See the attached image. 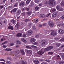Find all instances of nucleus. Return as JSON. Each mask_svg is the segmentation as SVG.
Here are the masks:
<instances>
[{
  "instance_id": "obj_28",
  "label": "nucleus",
  "mask_w": 64,
  "mask_h": 64,
  "mask_svg": "<svg viewBox=\"0 0 64 64\" xmlns=\"http://www.w3.org/2000/svg\"><path fill=\"white\" fill-rule=\"evenodd\" d=\"M61 5L62 6H64V1H63L61 2Z\"/></svg>"
},
{
  "instance_id": "obj_55",
  "label": "nucleus",
  "mask_w": 64,
  "mask_h": 64,
  "mask_svg": "<svg viewBox=\"0 0 64 64\" xmlns=\"http://www.w3.org/2000/svg\"><path fill=\"white\" fill-rule=\"evenodd\" d=\"M61 41H64V38H63L60 40Z\"/></svg>"
},
{
  "instance_id": "obj_38",
  "label": "nucleus",
  "mask_w": 64,
  "mask_h": 64,
  "mask_svg": "<svg viewBox=\"0 0 64 64\" xmlns=\"http://www.w3.org/2000/svg\"><path fill=\"white\" fill-rule=\"evenodd\" d=\"M26 48H27V49H32V48L28 46H26Z\"/></svg>"
},
{
  "instance_id": "obj_19",
  "label": "nucleus",
  "mask_w": 64,
  "mask_h": 64,
  "mask_svg": "<svg viewBox=\"0 0 64 64\" xmlns=\"http://www.w3.org/2000/svg\"><path fill=\"white\" fill-rule=\"evenodd\" d=\"M22 34L21 33H18L16 34V36L17 37H21L22 36Z\"/></svg>"
},
{
  "instance_id": "obj_52",
  "label": "nucleus",
  "mask_w": 64,
  "mask_h": 64,
  "mask_svg": "<svg viewBox=\"0 0 64 64\" xmlns=\"http://www.w3.org/2000/svg\"><path fill=\"white\" fill-rule=\"evenodd\" d=\"M10 46H13V45H14V44L12 43L10 44Z\"/></svg>"
},
{
  "instance_id": "obj_37",
  "label": "nucleus",
  "mask_w": 64,
  "mask_h": 64,
  "mask_svg": "<svg viewBox=\"0 0 64 64\" xmlns=\"http://www.w3.org/2000/svg\"><path fill=\"white\" fill-rule=\"evenodd\" d=\"M17 44H21V42L19 41H18L17 42Z\"/></svg>"
},
{
  "instance_id": "obj_51",
  "label": "nucleus",
  "mask_w": 64,
  "mask_h": 64,
  "mask_svg": "<svg viewBox=\"0 0 64 64\" xmlns=\"http://www.w3.org/2000/svg\"><path fill=\"white\" fill-rule=\"evenodd\" d=\"M4 61V62H5V60L2 59H0V61Z\"/></svg>"
},
{
  "instance_id": "obj_53",
  "label": "nucleus",
  "mask_w": 64,
  "mask_h": 64,
  "mask_svg": "<svg viewBox=\"0 0 64 64\" xmlns=\"http://www.w3.org/2000/svg\"><path fill=\"white\" fill-rule=\"evenodd\" d=\"M40 1V0H35V1L36 3H38Z\"/></svg>"
},
{
  "instance_id": "obj_56",
  "label": "nucleus",
  "mask_w": 64,
  "mask_h": 64,
  "mask_svg": "<svg viewBox=\"0 0 64 64\" xmlns=\"http://www.w3.org/2000/svg\"><path fill=\"white\" fill-rule=\"evenodd\" d=\"M46 25H47V24L46 23L42 25V26H45Z\"/></svg>"
},
{
  "instance_id": "obj_9",
  "label": "nucleus",
  "mask_w": 64,
  "mask_h": 64,
  "mask_svg": "<svg viewBox=\"0 0 64 64\" xmlns=\"http://www.w3.org/2000/svg\"><path fill=\"white\" fill-rule=\"evenodd\" d=\"M56 8L57 10H58L59 11H63V9L61 8H60V6H57L56 7Z\"/></svg>"
},
{
  "instance_id": "obj_58",
  "label": "nucleus",
  "mask_w": 64,
  "mask_h": 64,
  "mask_svg": "<svg viewBox=\"0 0 64 64\" xmlns=\"http://www.w3.org/2000/svg\"><path fill=\"white\" fill-rule=\"evenodd\" d=\"M30 21V20L27 19L25 20V22H28V21Z\"/></svg>"
},
{
  "instance_id": "obj_39",
  "label": "nucleus",
  "mask_w": 64,
  "mask_h": 64,
  "mask_svg": "<svg viewBox=\"0 0 64 64\" xmlns=\"http://www.w3.org/2000/svg\"><path fill=\"white\" fill-rule=\"evenodd\" d=\"M8 60H10V61H12V58H11L10 57H8Z\"/></svg>"
},
{
  "instance_id": "obj_40",
  "label": "nucleus",
  "mask_w": 64,
  "mask_h": 64,
  "mask_svg": "<svg viewBox=\"0 0 64 64\" xmlns=\"http://www.w3.org/2000/svg\"><path fill=\"white\" fill-rule=\"evenodd\" d=\"M15 56L16 58H18V57H19V55H18L17 54H16V55H15Z\"/></svg>"
},
{
  "instance_id": "obj_25",
  "label": "nucleus",
  "mask_w": 64,
  "mask_h": 64,
  "mask_svg": "<svg viewBox=\"0 0 64 64\" xmlns=\"http://www.w3.org/2000/svg\"><path fill=\"white\" fill-rule=\"evenodd\" d=\"M31 11H28V12H27V14L28 15H30L31 14Z\"/></svg>"
},
{
  "instance_id": "obj_49",
  "label": "nucleus",
  "mask_w": 64,
  "mask_h": 64,
  "mask_svg": "<svg viewBox=\"0 0 64 64\" xmlns=\"http://www.w3.org/2000/svg\"><path fill=\"white\" fill-rule=\"evenodd\" d=\"M4 20V18H2L0 20H1V21L2 22H3V21Z\"/></svg>"
},
{
  "instance_id": "obj_2",
  "label": "nucleus",
  "mask_w": 64,
  "mask_h": 64,
  "mask_svg": "<svg viewBox=\"0 0 64 64\" xmlns=\"http://www.w3.org/2000/svg\"><path fill=\"white\" fill-rule=\"evenodd\" d=\"M40 44L42 46H44V45L47 44V42L44 40H43L41 41L40 42Z\"/></svg>"
},
{
  "instance_id": "obj_6",
  "label": "nucleus",
  "mask_w": 64,
  "mask_h": 64,
  "mask_svg": "<svg viewBox=\"0 0 64 64\" xmlns=\"http://www.w3.org/2000/svg\"><path fill=\"white\" fill-rule=\"evenodd\" d=\"M48 24L51 27H52L54 26V24L51 22H48Z\"/></svg>"
},
{
  "instance_id": "obj_10",
  "label": "nucleus",
  "mask_w": 64,
  "mask_h": 64,
  "mask_svg": "<svg viewBox=\"0 0 64 64\" xmlns=\"http://www.w3.org/2000/svg\"><path fill=\"white\" fill-rule=\"evenodd\" d=\"M35 42V40L33 38H31L30 40V43H33Z\"/></svg>"
},
{
  "instance_id": "obj_16",
  "label": "nucleus",
  "mask_w": 64,
  "mask_h": 64,
  "mask_svg": "<svg viewBox=\"0 0 64 64\" xmlns=\"http://www.w3.org/2000/svg\"><path fill=\"white\" fill-rule=\"evenodd\" d=\"M17 10V8H14L13 10L11 11V13H12V12H13L15 13V12H16Z\"/></svg>"
},
{
  "instance_id": "obj_59",
  "label": "nucleus",
  "mask_w": 64,
  "mask_h": 64,
  "mask_svg": "<svg viewBox=\"0 0 64 64\" xmlns=\"http://www.w3.org/2000/svg\"><path fill=\"white\" fill-rule=\"evenodd\" d=\"M56 11V10L55 9H54L52 10V12H54Z\"/></svg>"
},
{
  "instance_id": "obj_29",
  "label": "nucleus",
  "mask_w": 64,
  "mask_h": 64,
  "mask_svg": "<svg viewBox=\"0 0 64 64\" xmlns=\"http://www.w3.org/2000/svg\"><path fill=\"white\" fill-rule=\"evenodd\" d=\"M25 51L26 53H27L28 54V52H29V51H30V50H25Z\"/></svg>"
},
{
  "instance_id": "obj_44",
  "label": "nucleus",
  "mask_w": 64,
  "mask_h": 64,
  "mask_svg": "<svg viewBox=\"0 0 64 64\" xmlns=\"http://www.w3.org/2000/svg\"><path fill=\"white\" fill-rule=\"evenodd\" d=\"M32 44L34 45H36L37 44H38V42H36L32 43Z\"/></svg>"
},
{
  "instance_id": "obj_24",
  "label": "nucleus",
  "mask_w": 64,
  "mask_h": 64,
  "mask_svg": "<svg viewBox=\"0 0 64 64\" xmlns=\"http://www.w3.org/2000/svg\"><path fill=\"white\" fill-rule=\"evenodd\" d=\"M5 51H11L12 50V49L11 48H6L5 49Z\"/></svg>"
},
{
  "instance_id": "obj_33",
  "label": "nucleus",
  "mask_w": 64,
  "mask_h": 64,
  "mask_svg": "<svg viewBox=\"0 0 64 64\" xmlns=\"http://www.w3.org/2000/svg\"><path fill=\"white\" fill-rule=\"evenodd\" d=\"M31 0H27L26 1V3L27 4H29L30 3V2L31 1Z\"/></svg>"
},
{
  "instance_id": "obj_48",
  "label": "nucleus",
  "mask_w": 64,
  "mask_h": 64,
  "mask_svg": "<svg viewBox=\"0 0 64 64\" xmlns=\"http://www.w3.org/2000/svg\"><path fill=\"white\" fill-rule=\"evenodd\" d=\"M25 14L26 13L25 12H23L22 13V16H24L25 15Z\"/></svg>"
},
{
  "instance_id": "obj_47",
  "label": "nucleus",
  "mask_w": 64,
  "mask_h": 64,
  "mask_svg": "<svg viewBox=\"0 0 64 64\" xmlns=\"http://www.w3.org/2000/svg\"><path fill=\"white\" fill-rule=\"evenodd\" d=\"M23 36L24 37V38H26V34H23Z\"/></svg>"
},
{
  "instance_id": "obj_20",
  "label": "nucleus",
  "mask_w": 64,
  "mask_h": 64,
  "mask_svg": "<svg viewBox=\"0 0 64 64\" xmlns=\"http://www.w3.org/2000/svg\"><path fill=\"white\" fill-rule=\"evenodd\" d=\"M11 22L13 24H14L16 23V21L14 20H12L11 21Z\"/></svg>"
},
{
  "instance_id": "obj_4",
  "label": "nucleus",
  "mask_w": 64,
  "mask_h": 64,
  "mask_svg": "<svg viewBox=\"0 0 64 64\" xmlns=\"http://www.w3.org/2000/svg\"><path fill=\"white\" fill-rule=\"evenodd\" d=\"M33 33V31L32 30H30L28 31V32L26 33V35L28 36H29L30 35H31Z\"/></svg>"
},
{
  "instance_id": "obj_8",
  "label": "nucleus",
  "mask_w": 64,
  "mask_h": 64,
  "mask_svg": "<svg viewBox=\"0 0 64 64\" xmlns=\"http://www.w3.org/2000/svg\"><path fill=\"white\" fill-rule=\"evenodd\" d=\"M58 33H60V34H63L64 32V30H59L58 31Z\"/></svg>"
},
{
  "instance_id": "obj_32",
  "label": "nucleus",
  "mask_w": 64,
  "mask_h": 64,
  "mask_svg": "<svg viewBox=\"0 0 64 64\" xmlns=\"http://www.w3.org/2000/svg\"><path fill=\"white\" fill-rule=\"evenodd\" d=\"M31 0H27L26 1V3L27 4H29L30 3V2L31 1Z\"/></svg>"
},
{
  "instance_id": "obj_21",
  "label": "nucleus",
  "mask_w": 64,
  "mask_h": 64,
  "mask_svg": "<svg viewBox=\"0 0 64 64\" xmlns=\"http://www.w3.org/2000/svg\"><path fill=\"white\" fill-rule=\"evenodd\" d=\"M61 45L59 43H56V46L57 47H59Z\"/></svg>"
},
{
  "instance_id": "obj_50",
  "label": "nucleus",
  "mask_w": 64,
  "mask_h": 64,
  "mask_svg": "<svg viewBox=\"0 0 64 64\" xmlns=\"http://www.w3.org/2000/svg\"><path fill=\"white\" fill-rule=\"evenodd\" d=\"M32 29L33 30H36V28H35V26H34L32 27Z\"/></svg>"
},
{
  "instance_id": "obj_12",
  "label": "nucleus",
  "mask_w": 64,
  "mask_h": 64,
  "mask_svg": "<svg viewBox=\"0 0 64 64\" xmlns=\"http://www.w3.org/2000/svg\"><path fill=\"white\" fill-rule=\"evenodd\" d=\"M20 52L22 54V55H24L25 54V52H24V51L22 49H21L20 50Z\"/></svg>"
},
{
  "instance_id": "obj_17",
  "label": "nucleus",
  "mask_w": 64,
  "mask_h": 64,
  "mask_svg": "<svg viewBox=\"0 0 64 64\" xmlns=\"http://www.w3.org/2000/svg\"><path fill=\"white\" fill-rule=\"evenodd\" d=\"M20 13H21V10H18L16 13L17 15H19Z\"/></svg>"
},
{
  "instance_id": "obj_1",
  "label": "nucleus",
  "mask_w": 64,
  "mask_h": 64,
  "mask_svg": "<svg viewBox=\"0 0 64 64\" xmlns=\"http://www.w3.org/2000/svg\"><path fill=\"white\" fill-rule=\"evenodd\" d=\"M48 4L51 6H54L55 5V1L53 0H50L49 1Z\"/></svg>"
},
{
  "instance_id": "obj_43",
  "label": "nucleus",
  "mask_w": 64,
  "mask_h": 64,
  "mask_svg": "<svg viewBox=\"0 0 64 64\" xmlns=\"http://www.w3.org/2000/svg\"><path fill=\"white\" fill-rule=\"evenodd\" d=\"M25 10H26L27 11H29V8H25Z\"/></svg>"
},
{
  "instance_id": "obj_18",
  "label": "nucleus",
  "mask_w": 64,
  "mask_h": 64,
  "mask_svg": "<svg viewBox=\"0 0 64 64\" xmlns=\"http://www.w3.org/2000/svg\"><path fill=\"white\" fill-rule=\"evenodd\" d=\"M51 35H53V36H55L56 35H57V33L55 32H52L51 33Z\"/></svg>"
},
{
  "instance_id": "obj_41",
  "label": "nucleus",
  "mask_w": 64,
  "mask_h": 64,
  "mask_svg": "<svg viewBox=\"0 0 64 64\" xmlns=\"http://www.w3.org/2000/svg\"><path fill=\"white\" fill-rule=\"evenodd\" d=\"M31 46L32 47V48H37V47L35 46Z\"/></svg>"
},
{
  "instance_id": "obj_11",
  "label": "nucleus",
  "mask_w": 64,
  "mask_h": 64,
  "mask_svg": "<svg viewBox=\"0 0 64 64\" xmlns=\"http://www.w3.org/2000/svg\"><path fill=\"white\" fill-rule=\"evenodd\" d=\"M20 26V23L19 22H17L16 25L15 26L17 27V28L18 29Z\"/></svg>"
},
{
  "instance_id": "obj_42",
  "label": "nucleus",
  "mask_w": 64,
  "mask_h": 64,
  "mask_svg": "<svg viewBox=\"0 0 64 64\" xmlns=\"http://www.w3.org/2000/svg\"><path fill=\"white\" fill-rule=\"evenodd\" d=\"M39 9V7L38 6H36L35 8V9L36 10H38Z\"/></svg>"
},
{
  "instance_id": "obj_63",
  "label": "nucleus",
  "mask_w": 64,
  "mask_h": 64,
  "mask_svg": "<svg viewBox=\"0 0 64 64\" xmlns=\"http://www.w3.org/2000/svg\"><path fill=\"white\" fill-rule=\"evenodd\" d=\"M48 1H46L45 2V4H48Z\"/></svg>"
},
{
  "instance_id": "obj_27",
  "label": "nucleus",
  "mask_w": 64,
  "mask_h": 64,
  "mask_svg": "<svg viewBox=\"0 0 64 64\" xmlns=\"http://www.w3.org/2000/svg\"><path fill=\"white\" fill-rule=\"evenodd\" d=\"M38 22V19L37 18L34 19V22L35 23H37Z\"/></svg>"
},
{
  "instance_id": "obj_54",
  "label": "nucleus",
  "mask_w": 64,
  "mask_h": 64,
  "mask_svg": "<svg viewBox=\"0 0 64 64\" xmlns=\"http://www.w3.org/2000/svg\"><path fill=\"white\" fill-rule=\"evenodd\" d=\"M6 43H7V42H6V41L4 43L2 44V45H4V44H6Z\"/></svg>"
},
{
  "instance_id": "obj_26",
  "label": "nucleus",
  "mask_w": 64,
  "mask_h": 64,
  "mask_svg": "<svg viewBox=\"0 0 64 64\" xmlns=\"http://www.w3.org/2000/svg\"><path fill=\"white\" fill-rule=\"evenodd\" d=\"M44 32L45 33L47 34H48L49 33V32L47 30H45Z\"/></svg>"
},
{
  "instance_id": "obj_30",
  "label": "nucleus",
  "mask_w": 64,
  "mask_h": 64,
  "mask_svg": "<svg viewBox=\"0 0 64 64\" xmlns=\"http://www.w3.org/2000/svg\"><path fill=\"white\" fill-rule=\"evenodd\" d=\"M28 54H32V52L31 50H30L29 52L28 53Z\"/></svg>"
},
{
  "instance_id": "obj_5",
  "label": "nucleus",
  "mask_w": 64,
  "mask_h": 64,
  "mask_svg": "<svg viewBox=\"0 0 64 64\" xmlns=\"http://www.w3.org/2000/svg\"><path fill=\"white\" fill-rule=\"evenodd\" d=\"M44 52V51L43 52V50H42L40 51H39L38 52L37 54L38 55L41 56V55H42Z\"/></svg>"
},
{
  "instance_id": "obj_46",
  "label": "nucleus",
  "mask_w": 64,
  "mask_h": 64,
  "mask_svg": "<svg viewBox=\"0 0 64 64\" xmlns=\"http://www.w3.org/2000/svg\"><path fill=\"white\" fill-rule=\"evenodd\" d=\"M36 38H39V36L37 35H36Z\"/></svg>"
},
{
  "instance_id": "obj_60",
  "label": "nucleus",
  "mask_w": 64,
  "mask_h": 64,
  "mask_svg": "<svg viewBox=\"0 0 64 64\" xmlns=\"http://www.w3.org/2000/svg\"><path fill=\"white\" fill-rule=\"evenodd\" d=\"M3 48H6L7 47V46H6L5 45H4L2 46Z\"/></svg>"
},
{
  "instance_id": "obj_57",
  "label": "nucleus",
  "mask_w": 64,
  "mask_h": 64,
  "mask_svg": "<svg viewBox=\"0 0 64 64\" xmlns=\"http://www.w3.org/2000/svg\"><path fill=\"white\" fill-rule=\"evenodd\" d=\"M61 18L62 20H64V15L62 16Z\"/></svg>"
},
{
  "instance_id": "obj_13",
  "label": "nucleus",
  "mask_w": 64,
  "mask_h": 64,
  "mask_svg": "<svg viewBox=\"0 0 64 64\" xmlns=\"http://www.w3.org/2000/svg\"><path fill=\"white\" fill-rule=\"evenodd\" d=\"M57 14L56 12L53 13L52 15V16L53 17H55L57 16Z\"/></svg>"
},
{
  "instance_id": "obj_62",
  "label": "nucleus",
  "mask_w": 64,
  "mask_h": 64,
  "mask_svg": "<svg viewBox=\"0 0 64 64\" xmlns=\"http://www.w3.org/2000/svg\"><path fill=\"white\" fill-rule=\"evenodd\" d=\"M30 6L31 7H32V6H33V4L32 3L30 4Z\"/></svg>"
},
{
  "instance_id": "obj_31",
  "label": "nucleus",
  "mask_w": 64,
  "mask_h": 64,
  "mask_svg": "<svg viewBox=\"0 0 64 64\" xmlns=\"http://www.w3.org/2000/svg\"><path fill=\"white\" fill-rule=\"evenodd\" d=\"M59 63L60 64H63L64 63V61H61L59 62Z\"/></svg>"
},
{
  "instance_id": "obj_22",
  "label": "nucleus",
  "mask_w": 64,
  "mask_h": 64,
  "mask_svg": "<svg viewBox=\"0 0 64 64\" xmlns=\"http://www.w3.org/2000/svg\"><path fill=\"white\" fill-rule=\"evenodd\" d=\"M24 5H25V3L23 2H22L20 3V5L21 6H23Z\"/></svg>"
},
{
  "instance_id": "obj_36",
  "label": "nucleus",
  "mask_w": 64,
  "mask_h": 64,
  "mask_svg": "<svg viewBox=\"0 0 64 64\" xmlns=\"http://www.w3.org/2000/svg\"><path fill=\"white\" fill-rule=\"evenodd\" d=\"M48 54L49 55H52V54H53V52H48Z\"/></svg>"
},
{
  "instance_id": "obj_7",
  "label": "nucleus",
  "mask_w": 64,
  "mask_h": 64,
  "mask_svg": "<svg viewBox=\"0 0 64 64\" xmlns=\"http://www.w3.org/2000/svg\"><path fill=\"white\" fill-rule=\"evenodd\" d=\"M20 64H27L26 62L24 60H20Z\"/></svg>"
},
{
  "instance_id": "obj_61",
  "label": "nucleus",
  "mask_w": 64,
  "mask_h": 64,
  "mask_svg": "<svg viewBox=\"0 0 64 64\" xmlns=\"http://www.w3.org/2000/svg\"><path fill=\"white\" fill-rule=\"evenodd\" d=\"M54 39L56 40H59V38H54Z\"/></svg>"
},
{
  "instance_id": "obj_45",
  "label": "nucleus",
  "mask_w": 64,
  "mask_h": 64,
  "mask_svg": "<svg viewBox=\"0 0 64 64\" xmlns=\"http://www.w3.org/2000/svg\"><path fill=\"white\" fill-rule=\"evenodd\" d=\"M16 52L17 54H18V53H19V52H20V51L18 50H16Z\"/></svg>"
},
{
  "instance_id": "obj_34",
  "label": "nucleus",
  "mask_w": 64,
  "mask_h": 64,
  "mask_svg": "<svg viewBox=\"0 0 64 64\" xmlns=\"http://www.w3.org/2000/svg\"><path fill=\"white\" fill-rule=\"evenodd\" d=\"M7 64H11V62L7 60L6 62Z\"/></svg>"
},
{
  "instance_id": "obj_14",
  "label": "nucleus",
  "mask_w": 64,
  "mask_h": 64,
  "mask_svg": "<svg viewBox=\"0 0 64 64\" xmlns=\"http://www.w3.org/2000/svg\"><path fill=\"white\" fill-rule=\"evenodd\" d=\"M8 29H11V30H13V29H14V28H13V26H8Z\"/></svg>"
},
{
  "instance_id": "obj_35",
  "label": "nucleus",
  "mask_w": 64,
  "mask_h": 64,
  "mask_svg": "<svg viewBox=\"0 0 64 64\" xmlns=\"http://www.w3.org/2000/svg\"><path fill=\"white\" fill-rule=\"evenodd\" d=\"M14 7H18V4H16L14 5Z\"/></svg>"
},
{
  "instance_id": "obj_15",
  "label": "nucleus",
  "mask_w": 64,
  "mask_h": 64,
  "mask_svg": "<svg viewBox=\"0 0 64 64\" xmlns=\"http://www.w3.org/2000/svg\"><path fill=\"white\" fill-rule=\"evenodd\" d=\"M34 62L35 64H38L39 63V61L36 60H34Z\"/></svg>"
},
{
  "instance_id": "obj_3",
  "label": "nucleus",
  "mask_w": 64,
  "mask_h": 64,
  "mask_svg": "<svg viewBox=\"0 0 64 64\" xmlns=\"http://www.w3.org/2000/svg\"><path fill=\"white\" fill-rule=\"evenodd\" d=\"M53 47L52 46H50L44 49V50L45 51H49V50H51V49H53Z\"/></svg>"
},
{
  "instance_id": "obj_23",
  "label": "nucleus",
  "mask_w": 64,
  "mask_h": 64,
  "mask_svg": "<svg viewBox=\"0 0 64 64\" xmlns=\"http://www.w3.org/2000/svg\"><path fill=\"white\" fill-rule=\"evenodd\" d=\"M21 40L22 41H23V42H24L25 43H26L27 42L26 41V40L24 38H22Z\"/></svg>"
},
{
  "instance_id": "obj_64",
  "label": "nucleus",
  "mask_w": 64,
  "mask_h": 64,
  "mask_svg": "<svg viewBox=\"0 0 64 64\" xmlns=\"http://www.w3.org/2000/svg\"><path fill=\"white\" fill-rule=\"evenodd\" d=\"M32 23H30L28 24V25L29 26H30V25H32Z\"/></svg>"
}]
</instances>
